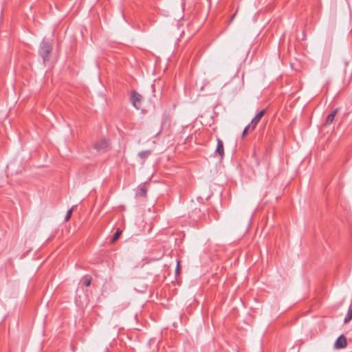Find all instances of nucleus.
I'll return each mask as SVG.
<instances>
[{
    "label": "nucleus",
    "instance_id": "nucleus-1",
    "mask_svg": "<svg viewBox=\"0 0 352 352\" xmlns=\"http://www.w3.org/2000/svg\"><path fill=\"white\" fill-rule=\"evenodd\" d=\"M52 50V46L49 42L43 41L41 43L38 52L40 56L42 57L44 63L49 60Z\"/></svg>",
    "mask_w": 352,
    "mask_h": 352
},
{
    "label": "nucleus",
    "instance_id": "nucleus-2",
    "mask_svg": "<svg viewBox=\"0 0 352 352\" xmlns=\"http://www.w3.org/2000/svg\"><path fill=\"white\" fill-rule=\"evenodd\" d=\"M142 100V96L135 91L131 92V101L133 106L139 109L141 107V103Z\"/></svg>",
    "mask_w": 352,
    "mask_h": 352
},
{
    "label": "nucleus",
    "instance_id": "nucleus-3",
    "mask_svg": "<svg viewBox=\"0 0 352 352\" xmlns=\"http://www.w3.org/2000/svg\"><path fill=\"white\" fill-rule=\"evenodd\" d=\"M109 146V140L102 139L94 144V148L98 151L106 150Z\"/></svg>",
    "mask_w": 352,
    "mask_h": 352
},
{
    "label": "nucleus",
    "instance_id": "nucleus-4",
    "mask_svg": "<svg viewBox=\"0 0 352 352\" xmlns=\"http://www.w3.org/2000/svg\"><path fill=\"white\" fill-rule=\"evenodd\" d=\"M347 344L346 339L344 337V336L341 335L338 337V338L336 340L335 344H334V348L335 349H342L344 348Z\"/></svg>",
    "mask_w": 352,
    "mask_h": 352
},
{
    "label": "nucleus",
    "instance_id": "nucleus-5",
    "mask_svg": "<svg viewBox=\"0 0 352 352\" xmlns=\"http://www.w3.org/2000/svg\"><path fill=\"white\" fill-rule=\"evenodd\" d=\"M217 144L215 150V153L218 154L221 157H223L224 155V148L223 143L221 140L219 138L217 139Z\"/></svg>",
    "mask_w": 352,
    "mask_h": 352
},
{
    "label": "nucleus",
    "instance_id": "nucleus-6",
    "mask_svg": "<svg viewBox=\"0 0 352 352\" xmlns=\"http://www.w3.org/2000/svg\"><path fill=\"white\" fill-rule=\"evenodd\" d=\"M265 109H263L261 111H260L255 116L254 118L251 121V124H252L253 126H256V125L258 124V123L260 122V120H261V118H263V116L265 115Z\"/></svg>",
    "mask_w": 352,
    "mask_h": 352
},
{
    "label": "nucleus",
    "instance_id": "nucleus-7",
    "mask_svg": "<svg viewBox=\"0 0 352 352\" xmlns=\"http://www.w3.org/2000/svg\"><path fill=\"white\" fill-rule=\"evenodd\" d=\"M338 113V109L333 110L327 118L325 124L329 125L331 124L333 121L334 120V118Z\"/></svg>",
    "mask_w": 352,
    "mask_h": 352
},
{
    "label": "nucleus",
    "instance_id": "nucleus-8",
    "mask_svg": "<svg viewBox=\"0 0 352 352\" xmlns=\"http://www.w3.org/2000/svg\"><path fill=\"white\" fill-rule=\"evenodd\" d=\"M147 190L144 184L140 185L139 186V190L136 193V196L138 197H144L146 195Z\"/></svg>",
    "mask_w": 352,
    "mask_h": 352
},
{
    "label": "nucleus",
    "instance_id": "nucleus-9",
    "mask_svg": "<svg viewBox=\"0 0 352 352\" xmlns=\"http://www.w3.org/2000/svg\"><path fill=\"white\" fill-rule=\"evenodd\" d=\"M151 153V150H146L140 151L138 153V157L142 160L144 161Z\"/></svg>",
    "mask_w": 352,
    "mask_h": 352
},
{
    "label": "nucleus",
    "instance_id": "nucleus-10",
    "mask_svg": "<svg viewBox=\"0 0 352 352\" xmlns=\"http://www.w3.org/2000/svg\"><path fill=\"white\" fill-rule=\"evenodd\" d=\"M352 319V307H350L349 310H348V313L344 318V322L345 323H347L348 322H349Z\"/></svg>",
    "mask_w": 352,
    "mask_h": 352
},
{
    "label": "nucleus",
    "instance_id": "nucleus-11",
    "mask_svg": "<svg viewBox=\"0 0 352 352\" xmlns=\"http://www.w3.org/2000/svg\"><path fill=\"white\" fill-rule=\"evenodd\" d=\"M122 233V231L120 230H118L113 234L112 239H111V243H114L116 241L118 238L120 237V234Z\"/></svg>",
    "mask_w": 352,
    "mask_h": 352
},
{
    "label": "nucleus",
    "instance_id": "nucleus-12",
    "mask_svg": "<svg viewBox=\"0 0 352 352\" xmlns=\"http://www.w3.org/2000/svg\"><path fill=\"white\" fill-rule=\"evenodd\" d=\"M255 129V126H253L250 123L248 126H245L243 131V135L244 136L248 131H253Z\"/></svg>",
    "mask_w": 352,
    "mask_h": 352
},
{
    "label": "nucleus",
    "instance_id": "nucleus-13",
    "mask_svg": "<svg viewBox=\"0 0 352 352\" xmlns=\"http://www.w3.org/2000/svg\"><path fill=\"white\" fill-rule=\"evenodd\" d=\"M73 210H74V207H72V208H70V209L67 211V214H66V216H65V221H69V219L71 218V216H72V212H73Z\"/></svg>",
    "mask_w": 352,
    "mask_h": 352
},
{
    "label": "nucleus",
    "instance_id": "nucleus-14",
    "mask_svg": "<svg viewBox=\"0 0 352 352\" xmlns=\"http://www.w3.org/2000/svg\"><path fill=\"white\" fill-rule=\"evenodd\" d=\"M91 278H86L84 282H83V284L86 286V287H89L91 284Z\"/></svg>",
    "mask_w": 352,
    "mask_h": 352
},
{
    "label": "nucleus",
    "instance_id": "nucleus-15",
    "mask_svg": "<svg viewBox=\"0 0 352 352\" xmlns=\"http://www.w3.org/2000/svg\"><path fill=\"white\" fill-rule=\"evenodd\" d=\"M179 263L177 262V265L176 270H175L177 274L179 273Z\"/></svg>",
    "mask_w": 352,
    "mask_h": 352
},
{
    "label": "nucleus",
    "instance_id": "nucleus-16",
    "mask_svg": "<svg viewBox=\"0 0 352 352\" xmlns=\"http://www.w3.org/2000/svg\"><path fill=\"white\" fill-rule=\"evenodd\" d=\"M236 13L235 12L231 17L229 23H231V21L234 19V18H235V16H236Z\"/></svg>",
    "mask_w": 352,
    "mask_h": 352
}]
</instances>
